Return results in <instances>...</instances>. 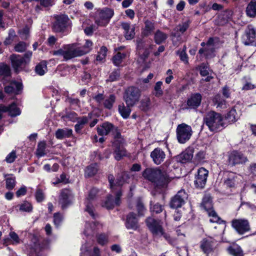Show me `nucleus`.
<instances>
[{"label": "nucleus", "mask_w": 256, "mask_h": 256, "mask_svg": "<svg viewBox=\"0 0 256 256\" xmlns=\"http://www.w3.org/2000/svg\"><path fill=\"white\" fill-rule=\"evenodd\" d=\"M129 178L128 174L126 172L123 173L122 176L117 178L116 181H114L113 175L110 174L108 176V180L110 188L112 192H115L116 196L114 199L113 198L112 195L108 196L103 204V206L106 207L108 209H112L114 206H118L120 204V198L122 196L120 187L124 182H127V180Z\"/></svg>", "instance_id": "f257e3e1"}, {"label": "nucleus", "mask_w": 256, "mask_h": 256, "mask_svg": "<svg viewBox=\"0 0 256 256\" xmlns=\"http://www.w3.org/2000/svg\"><path fill=\"white\" fill-rule=\"evenodd\" d=\"M142 176L160 188H166L170 181L167 172L158 168H146L143 172Z\"/></svg>", "instance_id": "f03ea898"}, {"label": "nucleus", "mask_w": 256, "mask_h": 256, "mask_svg": "<svg viewBox=\"0 0 256 256\" xmlns=\"http://www.w3.org/2000/svg\"><path fill=\"white\" fill-rule=\"evenodd\" d=\"M204 120L210 130L212 132L222 130L226 125L222 115L214 111L208 112L204 116Z\"/></svg>", "instance_id": "7ed1b4c3"}, {"label": "nucleus", "mask_w": 256, "mask_h": 256, "mask_svg": "<svg viewBox=\"0 0 256 256\" xmlns=\"http://www.w3.org/2000/svg\"><path fill=\"white\" fill-rule=\"evenodd\" d=\"M140 96V90L138 88L132 86L126 90L123 98L127 106H133L139 101Z\"/></svg>", "instance_id": "20e7f679"}, {"label": "nucleus", "mask_w": 256, "mask_h": 256, "mask_svg": "<svg viewBox=\"0 0 256 256\" xmlns=\"http://www.w3.org/2000/svg\"><path fill=\"white\" fill-rule=\"evenodd\" d=\"M146 223L149 229L152 233L153 236L155 238H159L163 236L166 240L170 242H171L170 236L164 233L160 222H158L152 218H149L146 219Z\"/></svg>", "instance_id": "39448f33"}, {"label": "nucleus", "mask_w": 256, "mask_h": 256, "mask_svg": "<svg viewBox=\"0 0 256 256\" xmlns=\"http://www.w3.org/2000/svg\"><path fill=\"white\" fill-rule=\"evenodd\" d=\"M88 50H84L77 48L76 44L64 45V59L68 60L72 58L80 56L88 53Z\"/></svg>", "instance_id": "423d86ee"}, {"label": "nucleus", "mask_w": 256, "mask_h": 256, "mask_svg": "<svg viewBox=\"0 0 256 256\" xmlns=\"http://www.w3.org/2000/svg\"><path fill=\"white\" fill-rule=\"evenodd\" d=\"M192 134V130L190 126L186 124H179L176 128V136L178 142L180 144H184L188 141Z\"/></svg>", "instance_id": "0eeeda50"}, {"label": "nucleus", "mask_w": 256, "mask_h": 256, "mask_svg": "<svg viewBox=\"0 0 256 256\" xmlns=\"http://www.w3.org/2000/svg\"><path fill=\"white\" fill-rule=\"evenodd\" d=\"M113 10L106 8L98 12L95 18V22L98 26H106L110 18L114 16Z\"/></svg>", "instance_id": "6e6552de"}, {"label": "nucleus", "mask_w": 256, "mask_h": 256, "mask_svg": "<svg viewBox=\"0 0 256 256\" xmlns=\"http://www.w3.org/2000/svg\"><path fill=\"white\" fill-rule=\"evenodd\" d=\"M114 138L115 140L112 144L114 149V158L116 160H119L126 155V150L123 147V139L121 138L120 132H116Z\"/></svg>", "instance_id": "1a4fd4ad"}, {"label": "nucleus", "mask_w": 256, "mask_h": 256, "mask_svg": "<svg viewBox=\"0 0 256 256\" xmlns=\"http://www.w3.org/2000/svg\"><path fill=\"white\" fill-rule=\"evenodd\" d=\"M242 40L244 45L256 46V28L253 26H247L242 36Z\"/></svg>", "instance_id": "9d476101"}, {"label": "nucleus", "mask_w": 256, "mask_h": 256, "mask_svg": "<svg viewBox=\"0 0 256 256\" xmlns=\"http://www.w3.org/2000/svg\"><path fill=\"white\" fill-rule=\"evenodd\" d=\"M218 41L217 38H210L206 43V46L200 48L198 53L200 54H203L206 58L213 57L215 49L217 48Z\"/></svg>", "instance_id": "9b49d317"}, {"label": "nucleus", "mask_w": 256, "mask_h": 256, "mask_svg": "<svg viewBox=\"0 0 256 256\" xmlns=\"http://www.w3.org/2000/svg\"><path fill=\"white\" fill-rule=\"evenodd\" d=\"M55 19L53 30L56 32H64L70 25V19L66 15H57L55 16Z\"/></svg>", "instance_id": "f8f14e48"}, {"label": "nucleus", "mask_w": 256, "mask_h": 256, "mask_svg": "<svg viewBox=\"0 0 256 256\" xmlns=\"http://www.w3.org/2000/svg\"><path fill=\"white\" fill-rule=\"evenodd\" d=\"M232 226L240 234L249 232L250 229L248 221L244 218L233 220L232 221Z\"/></svg>", "instance_id": "ddd939ff"}, {"label": "nucleus", "mask_w": 256, "mask_h": 256, "mask_svg": "<svg viewBox=\"0 0 256 256\" xmlns=\"http://www.w3.org/2000/svg\"><path fill=\"white\" fill-rule=\"evenodd\" d=\"M208 174V171L204 168H200L195 176L194 182L195 186L198 188L204 187Z\"/></svg>", "instance_id": "4468645a"}, {"label": "nucleus", "mask_w": 256, "mask_h": 256, "mask_svg": "<svg viewBox=\"0 0 256 256\" xmlns=\"http://www.w3.org/2000/svg\"><path fill=\"white\" fill-rule=\"evenodd\" d=\"M98 192V190L96 188H92L89 192L88 196L86 198L85 202V204L86 206V211L87 212L90 214V215L94 219L96 218V215L94 212V206L92 202V200H93L95 198Z\"/></svg>", "instance_id": "2eb2a0df"}, {"label": "nucleus", "mask_w": 256, "mask_h": 256, "mask_svg": "<svg viewBox=\"0 0 256 256\" xmlns=\"http://www.w3.org/2000/svg\"><path fill=\"white\" fill-rule=\"evenodd\" d=\"M188 198V195L184 190H180L172 198L170 206L173 208H180L183 206Z\"/></svg>", "instance_id": "dca6fc26"}, {"label": "nucleus", "mask_w": 256, "mask_h": 256, "mask_svg": "<svg viewBox=\"0 0 256 256\" xmlns=\"http://www.w3.org/2000/svg\"><path fill=\"white\" fill-rule=\"evenodd\" d=\"M73 196L71 191L68 189L62 190L58 198V204L62 209L66 208L71 203Z\"/></svg>", "instance_id": "f3484780"}, {"label": "nucleus", "mask_w": 256, "mask_h": 256, "mask_svg": "<svg viewBox=\"0 0 256 256\" xmlns=\"http://www.w3.org/2000/svg\"><path fill=\"white\" fill-rule=\"evenodd\" d=\"M247 160V158L243 154L236 151L232 152L229 156L228 162L232 166L243 164Z\"/></svg>", "instance_id": "a211bd4d"}, {"label": "nucleus", "mask_w": 256, "mask_h": 256, "mask_svg": "<svg viewBox=\"0 0 256 256\" xmlns=\"http://www.w3.org/2000/svg\"><path fill=\"white\" fill-rule=\"evenodd\" d=\"M116 128L109 122H104L97 126V132L102 136L108 135L111 132H116Z\"/></svg>", "instance_id": "6ab92c4d"}, {"label": "nucleus", "mask_w": 256, "mask_h": 256, "mask_svg": "<svg viewBox=\"0 0 256 256\" xmlns=\"http://www.w3.org/2000/svg\"><path fill=\"white\" fill-rule=\"evenodd\" d=\"M150 157L154 162L158 165L164 161L166 158V154L161 148H157L151 152Z\"/></svg>", "instance_id": "aec40b11"}, {"label": "nucleus", "mask_w": 256, "mask_h": 256, "mask_svg": "<svg viewBox=\"0 0 256 256\" xmlns=\"http://www.w3.org/2000/svg\"><path fill=\"white\" fill-rule=\"evenodd\" d=\"M0 110L2 112H8L11 116H16L20 114V110L14 103H12L9 106L0 104Z\"/></svg>", "instance_id": "412c9836"}, {"label": "nucleus", "mask_w": 256, "mask_h": 256, "mask_svg": "<svg viewBox=\"0 0 256 256\" xmlns=\"http://www.w3.org/2000/svg\"><path fill=\"white\" fill-rule=\"evenodd\" d=\"M214 245V240L211 238H204L200 242V248L206 254H208L213 250Z\"/></svg>", "instance_id": "4be33fe9"}, {"label": "nucleus", "mask_w": 256, "mask_h": 256, "mask_svg": "<svg viewBox=\"0 0 256 256\" xmlns=\"http://www.w3.org/2000/svg\"><path fill=\"white\" fill-rule=\"evenodd\" d=\"M126 226L128 229L136 230L138 228V219L136 214L130 213L126 218Z\"/></svg>", "instance_id": "5701e85b"}, {"label": "nucleus", "mask_w": 256, "mask_h": 256, "mask_svg": "<svg viewBox=\"0 0 256 256\" xmlns=\"http://www.w3.org/2000/svg\"><path fill=\"white\" fill-rule=\"evenodd\" d=\"M202 96L199 93L194 94L187 100V104L191 108H196L200 106L202 101Z\"/></svg>", "instance_id": "b1692460"}, {"label": "nucleus", "mask_w": 256, "mask_h": 256, "mask_svg": "<svg viewBox=\"0 0 256 256\" xmlns=\"http://www.w3.org/2000/svg\"><path fill=\"white\" fill-rule=\"evenodd\" d=\"M90 244L86 243L82 244L80 248V256H100V251L98 248L94 247L93 254L90 255Z\"/></svg>", "instance_id": "393cba45"}, {"label": "nucleus", "mask_w": 256, "mask_h": 256, "mask_svg": "<svg viewBox=\"0 0 256 256\" xmlns=\"http://www.w3.org/2000/svg\"><path fill=\"white\" fill-rule=\"evenodd\" d=\"M12 65L16 71L19 68L26 63L24 58L20 55L12 54L10 56Z\"/></svg>", "instance_id": "a878e982"}, {"label": "nucleus", "mask_w": 256, "mask_h": 256, "mask_svg": "<svg viewBox=\"0 0 256 256\" xmlns=\"http://www.w3.org/2000/svg\"><path fill=\"white\" fill-rule=\"evenodd\" d=\"M122 28L124 30V36L126 40H132L134 36V27L131 26L130 23L122 22Z\"/></svg>", "instance_id": "bb28decb"}, {"label": "nucleus", "mask_w": 256, "mask_h": 256, "mask_svg": "<svg viewBox=\"0 0 256 256\" xmlns=\"http://www.w3.org/2000/svg\"><path fill=\"white\" fill-rule=\"evenodd\" d=\"M193 158V150L192 149H186L178 156L177 159L182 163L190 162Z\"/></svg>", "instance_id": "cd10ccee"}, {"label": "nucleus", "mask_w": 256, "mask_h": 256, "mask_svg": "<svg viewBox=\"0 0 256 256\" xmlns=\"http://www.w3.org/2000/svg\"><path fill=\"white\" fill-rule=\"evenodd\" d=\"M22 89V84L14 82L11 83L10 86H6L4 88V91L8 94H18Z\"/></svg>", "instance_id": "c85d7f7f"}, {"label": "nucleus", "mask_w": 256, "mask_h": 256, "mask_svg": "<svg viewBox=\"0 0 256 256\" xmlns=\"http://www.w3.org/2000/svg\"><path fill=\"white\" fill-rule=\"evenodd\" d=\"M199 68L200 74L203 76H206L204 79L206 82H209L213 78V76H212V72L206 64H202Z\"/></svg>", "instance_id": "c756f323"}, {"label": "nucleus", "mask_w": 256, "mask_h": 256, "mask_svg": "<svg viewBox=\"0 0 256 256\" xmlns=\"http://www.w3.org/2000/svg\"><path fill=\"white\" fill-rule=\"evenodd\" d=\"M91 118L89 114L88 116H83L80 117L77 120V124L75 125V130L77 133H80L81 130L84 127V126L88 123L90 118Z\"/></svg>", "instance_id": "7c9ffc66"}, {"label": "nucleus", "mask_w": 256, "mask_h": 256, "mask_svg": "<svg viewBox=\"0 0 256 256\" xmlns=\"http://www.w3.org/2000/svg\"><path fill=\"white\" fill-rule=\"evenodd\" d=\"M101 226H102L98 222H94L92 224L86 223L84 234L86 236L92 235L96 229H98Z\"/></svg>", "instance_id": "2f4dec72"}, {"label": "nucleus", "mask_w": 256, "mask_h": 256, "mask_svg": "<svg viewBox=\"0 0 256 256\" xmlns=\"http://www.w3.org/2000/svg\"><path fill=\"white\" fill-rule=\"evenodd\" d=\"M202 207L207 212L212 210V198L209 195H206L202 198Z\"/></svg>", "instance_id": "473e14b6"}, {"label": "nucleus", "mask_w": 256, "mask_h": 256, "mask_svg": "<svg viewBox=\"0 0 256 256\" xmlns=\"http://www.w3.org/2000/svg\"><path fill=\"white\" fill-rule=\"evenodd\" d=\"M72 131L71 129L64 128L58 129L56 132V137L59 140L66 138H69L72 135Z\"/></svg>", "instance_id": "72a5a7b5"}, {"label": "nucleus", "mask_w": 256, "mask_h": 256, "mask_svg": "<svg viewBox=\"0 0 256 256\" xmlns=\"http://www.w3.org/2000/svg\"><path fill=\"white\" fill-rule=\"evenodd\" d=\"M246 14L250 18L256 16V0H252L248 5Z\"/></svg>", "instance_id": "f704fd0d"}, {"label": "nucleus", "mask_w": 256, "mask_h": 256, "mask_svg": "<svg viewBox=\"0 0 256 256\" xmlns=\"http://www.w3.org/2000/svg\"><path fill=\"white\" fill-rule=\"evenodd\" d=\"M130 106L126 105L125 106L124 103L118 106V112L124 118H127L131 112Z\"/></svg>", "instance_id": "c9c22d12"}, {"label": "nucleus", "mask_w": 256, "mask_h": 256, "mask_svg": "<svg viewBox=\"0 0 256 256\" xmlns=\"http://www.w3.org/2000/svg\"><path fill=\"white\" fill-rule=\"evenodd\" d=\"M230 254L232 256H244V254L242 248L238 245H234L228 249Z\"/></svg>", "instance_id": "e433bc0d"}, {"label": "nucleus", "mask_w": 256, "mask_h": 256, "mask_svg": "<svg viewBox=\"0 0 256 256\" xmlns=\"http://www.w3.org/2000/svg\"><path fill=\"white\" fill-rule=\"evenodd\" d=\"M213 102L216 106V108H226L227 104L226 101L219 94L216 95L214 98Z\"/></svg>", "instance_id": "4c0bfd02"}, {"label": "nucleus", "mask_w": 256, "mask_h": 256, "mask_svg": "<svg viewBox=\"0 0 256 256\" xmlns=\"http://www.w3.org/2000/svg\"><path fill=\"white\" fill-rule=\"evenodd\" d=\"M116 96L113 94H110V96L108 98H106L103 102V105L104 106L109 110H110L114 105V104L116 102Z\"/></svg>", "instance_id": "58836bf2"}, {"label": "nucleus", "mask_w": 256, "mask_h": 256, "mask_svg": "<svg viewBox=\"0 0 256 256\" xmlns=\"http://www.w3.org/2000/svg\"><path fill=\"white\" fill-rule=\"evenodd\" d=\"M238 118V116L234 108H232L230 110L226 116V119L230 122H235Z\"/></svg>", "instance_id": "ea45409f"}, {"label": "nucleus", "mask_w": 256, "mask_h": 256, "mask_svg": "<svg viewBox=\"0 0 256 256\" xmlns=\"http://www.w3.org/2000/svg\"><path fill=\"white\" fill-rule=\"evenodd\" d=\"M98 170V168L96 164H91L86 167L85 174L88 176H92L97 172Z\"/></svg>", "instance_id": "a19ab883"}, {"label": "nucleus", "mask_w": 256, "mask_h": 256, "mask_svg": "<svg viewBox=\"0 0 256 256\" xmlns=\"http://www.w3.org/2000/svg\"><path fill=\"white\" fill-rule=\"evenodd\" d=\"M125 57L126 54L124 53L120 52H117L112 58L114 64L116 66H119Z\"/></svg>", "instance_id": "79ce46f5"}, {"label": "nucleus", "mask_w": 256, "mask_h": 256, "mask_svg": "<svg viewBox=\"0 0 256 256\" xmlns=\"http://www.w3.org/2000/svg\"><path fill=\"white\" fill-rule=\"evenodd\" d=\"M167 37L166 34L160 30H158L154 34V40L157 44H160L164 42Z\"/></svg>", "instance_id": "37998d69"}, {"label": "nucleus", "mask_w": 256, "mask_h": 256, "mask_svg": "<svg viewBox=\"0 0 256 256\" xmlns=\"http://www.w3.org/2000/svg\"><path fill=\"white\" fill-rule=\"evenodd\" d=\"M47 70L46 62V61H42L38 64L36 67V72L40 75H44Z\"/></svg>", "instance_id": "c03bdc74"}, {"label": "nucleus", "mask_w": 256, "mask_h": 256, "mask_svg": "<svg viewBox=\"0 0 256 256\" xmlns=\"http://www.w3.org/2000/svg\"><path fill=\"white\" fill-rule=\"evenodd\" d=\"M154 28V24L150 20H146L145 22V27L142 32L143 34L145 36H148L152 33Z\"/></svg>", "instance_id": "a18cd8bd"}, {"label": "nucleus", "mask_w": 256, "mask_h": 256, "mask_svg": "<svg viewBox=\"0 0 256 256\" xmlns=\"http://www.w3.org/2000/svg\"><path fill=\"white\" fill-rule=\"evenodd\" d=\"M150 100L149 98H145L140 101V108L144 111H147L150 108Z\"/></svg>", "instance_id": "49530a36"}, {"label": "nucleus", "mask_w": 256, "mask_h": 256, "mask_svg": "<svg viewBox=\"0 0 256 256\" xmlns=\"http://www.w3.org/2000/svg\"><path fill=\"white\" fill-rule=\"evenodd\" d=\"M46 144L44 142H40L38 143L36 150V154L38 156H43L46 154Z\"/></svg>", "instance_id": "de8ad7c7"}, {"label": "nucleus", "mask_w": 256, "mask_h": 256, "mask_svg": "<svg viewBox=\"0 0 256 256\" xmlns=\"http://www.w3.org/2000/svg\"><path fill=\"white\" fill-rule=\"evenodd\" d=\"M208 216L210 218V221L211 222H217L219 224H221L224 221L220 220V218L218 216L216 212L214 210L210 211L208 212Z\"/></svg>", "instance_id": "09e8293b"}, {"label": "nucleus", "mask_w": 256, "mask_h": 256, "mask_svg": "<svg viewBox=\"0 0 256 256\" xmlns=\"http://www.w3.org/2000/svg\"><path fill=\"white\" fill-rule=\"evenodd\" d=\"M6 188L8 190H12L16 185V178L12 176H8L6 178Z\"/></svg>", "instance_id": "8fccbe9b"}, {"label": "nucleus", "mask_w": 256, "mask_h": 256, "mask_svg": "<svg viewBox=\"0 0 256 256\" xmlns=\"http://www.w3.org/2000/svg\"><path fill=\"white\" fill-rule=\"evenodd\" d=\"M162 82L161 81L156 82L154 87V94L156 97H160L163 94V91L162 88Z\"/></svg>", "instance_id": "3c124183"}, {"label": "nucleus", "mask_w": 256, "mask_h": 256, "mask_svg": "<svg viewBox=\"0 0 256 256\" xmlns=\"http://www.w3.org/2000/svg\"><path fill=\"white\" fill-rule=\"evenodd\" d=\"M18 206L20 210L22 212H30L32 210L31 204L27 201L24 202Z\"/></svg>", "instance_id": "603ef678"}, {"label": "nucleus", "mask_w": 256, "mask_h": 256, "mask_svg": "<svg viewBox=\"0 0 256 256\" xmlns=\"http://www.w3.org/2000/svg\"><path fill=\"white\" fill-rule=\"evenodd\" d=\"M176 54L180 58V60L184 64H187L188 62V58L184 50H178L176 52Z\"/></svg>", "instance_id": "864d4df0"}, {"label": "nucleus", "mask_w": 256, "mask_h": 256, "mask_svg": "<svg viewBox=\"0 0 256 256\" xmlns=\"http://www.w3.org/2000/svg\"><path fill=\"white\" fill-rule=\"evenodd\" d=\"M10 68L8 66L4 64H0V76H7L10 75Z\"/></svg>", "instance_id": "5fc2aeb1"}, {"label": "nucleus", "mask_w": 256, "mask_h": 256, "mask_svg": "<svg viewBox=\"0 0 256 256\" xmlns=\"http://www.w3.org/2000/svg\"><path fill=\"white\" fill-rule=\"evenodd\" d=\"M189 24L190 23L188 21H186L183 22L182 24H180L179 25L177 26L176 27L175 30H176V32H179L182 34L184 32H186V30L188 28L189 26Z\"/></svg>", "instance_id": "6e6d98bb"}, {"label": "nucleus", "mask_w": 256, "mask_h": 256, "mask_svg": "<svg viewBox=\"0 0 256 256\" xmlns=\"http://www.w3.org/2000/svg\"><path fill=\"white\" fill-rule=\"evenodd\" d=\"M150 210L152 212H156V214L162 212L163 210V206L158 203L152 204H150Z\"/></svg>", "instance_id": "4d7b16f0"}, {"label": "nucleus", "mask_w": 256, "mask_h": 256, "mask_svg": "<svg viewBox=\"0 0 256 256\" xmlns=\"http://www.w3.org/2000/svg\"><path fill=\"white\" fill-rule=\"evenodd\" d=\"M27 47L26 44L22 42H19L14 46V50L16 52H22L25 50Z\"/></svg>", "instance_id": "13d9d810"}, {"label": "nucleus", "mask_w": 256, "mask_h": 256, "mask_svg": "<svg viewBox=\"0 0 256 256\" xmlns=\"http://www.w3.org/2000/svg\"><path fill=\"white\" fill-rule=\"evenodd\" d=\"M62 216L60 213H56L54 216V225L58 227L62 223Z\"/></svg>", "instance_id": "bf43d9fd"}, {"label": "nucleus", "mask_w": 256, "mask_h": 256, "mask_svg": "<svg viewBox=\"0 0 256 256\" xmlns=\"http://www.w3.org/2000/svg\"><path fill=\"white\" fill-rule=\"evenodd\" d=\"M10 240L13 244H18L20 242V239L18 235L14 232H10L9 234Z\"/></svg>", "instance_id": "052dcab7"}, {"label": "nucleus", "mask_w": 256, "mask_h": 256, "mask_svg": "<svg viewBox=\"0 0 256 256\" xmlns=\"http://www.w3.org/2000/svg\"><path fill=\"white\" fill-rule=\"evenodd\" d=\"M97 240L100 244L104 246L108 242V237L104 234H100L98 236Z\"/></svg>", "instance_id": "680f3d73"}, {"label": "nucleus", "mask_w": 256, "mask_h": 256, "mask_svg": "<svg viewBox=\"0 0 256 256\" xmlns=\"http://www.w3.org/2000/svg\"><path fill=\"white\" fill-rule=\"evenodd\" d=\"M35 197L37 202H42L44 198V195L42 190L40 189H38L35 194Z\"/></svg>", "instance_id": "e2e57ef3"}, {"label": "nucleus", "mask_w": 256, "mask_h": 256, "mask_svg": "<svg viewBox=\"0 0 256 256\" xmlns=\"http://www.w3.org/2000/svg\"><path fill=\"white\" fill-rule=\"evenodd\" d=\"M16 157V153L15 151L13 150L6 156V161L8 163H12L14 162Z\"/></svg>", "instance_id": "0e129e2a"}, {"label": "nucleus", "mask_w": 256, "mask_h": 256, "mask_svg": "<svg viewBox=\"0 0 256 256\" xmlns=\"http://www.w3.org/2000/svg\"><path fill=\"white\" fill-rule=\"evenodd\" d=\"M94 100L99 104H103L104 100V96L102 94H98L93 97Z\"/></svg>", "instance_id": "69168bd1"}, {"label": "nucleus", "mask_w": 256, "mask_h": 256, "mask_svg": "<svg viewBox=\"0 0 256 256\" xmlns=\"http://www.w3.org/2000/svg\"><path fill=\"white\" fill-rule=\"evenodd\" d=\"M120 75V72L118 70H115L112 72L109 76L108 80L110 82H113L116 80Z\"/></svg>", "instance_id": "338daca9"}, {"label": "nucleus", "mask_w": 256, "mask_h": 256, "mask_svg": "<svg viewBox=\"0 0 256 256\" xmlns=\"http://www.w3.org/2000/svg\"><path fill=\"white\" fill-rule=\"evenodd\" d=\"M250 175L252 178L256 176V164H252L249 168Z\"/></svg>", "instance_id": "774afa93"}]
</instances>
